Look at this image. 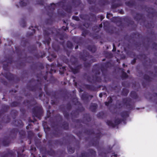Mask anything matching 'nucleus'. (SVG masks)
<instances>
[{
	"instance_id": "obj_1",
	"label": "nucleus",
	"mask_w": 157,
	"mask_h": 157,
	"mask_svg": "<svg viewBox=\"0 0 157 157\" xmlns=\"http://www.w3.org/2000/svg\"><path fill=\"white\" fill-rule=\"evenodd\" d=\"M46 75H43L42 74V72H40L39 74H37L36 77L37 78V82L34 85H32L31 84H28L27 86V89L30 91L35 92L36 90L40 92L39 96L40 99L41 100V98L42 97L43 92L42 91V82L43 80H44L45 82H49V83H54L56 79L52 76H51L50 77L49 81L47 80V75L48 73V71L46 72Z\"/></svg>"
},
{
	"instance_id": "obj_2",
	"label": "nucleus",
	"mask_w": 157,
	"mask_h": 157,
	"mask_svg": "<svg viewBox=\"0 0 157 157\" xmlns=\"http://www.w3.org/2000/svg\"><path fill=\"white\" fill-rule=\"evenodd\" d=\"M111 65V63L110 62L95 64L92 69V71L95 74L92 75V78L91 79L90 77H87L88 82L90 83L101 82V78L98 76V75L100 74V71H101L103 75L105 76L107 74V69Z\"/></svg>"
},
{
	"instance_id": "obj_3",
	"label": "nucleus",
	"mask_w": 157,
	"mask_h": 157,
	"mask_svg": "<svg viewBox=\"0 0 157 157\" xmlns=\"http://www.w3.org/2000/svg\"><path fill=\"white\" fill-rule=\"evenodd\" d=\"M56 31V35L59 38V39L63 40L65 38L66 34L64 32H61V29H56L54 28H47L43 29V35L44 40L43 41V43L45 44H47L49 46L50 44L51 39L50 35L54 33L53 31Z\"/></svg>"
},
{
	"instance_id": "obj_4",
	"label": "nucleus",
	"mask_w": 157,
	"mask_h": 157,
	"mask_svg": "<svg viewBox=\"0 0 157 157\" xmlns=\"http://www.w3.org/2000/svg\"><path fill=\"white\" fill-rule=\"evenodd\" d=\"M101 132L96 133L95 136L90 141V143L92 146L96 147L98 151L99 155L102 157H107V154L111 152V149L108 150H105L104 148L100 147L99 145V141L101 136Z\"/></svg>"
},
{
	"instance_id": "obj_5",
	"label": "nucleus",
	"mask_w": 157,
	"mask_h": 157,
	"mask_svg": "<svg viewBox=\"0 0 157 157\" xmlns=\"http://www.w3.org/2000/svg\"><path fill=\"white\" fill-rule=\"evenodd\" d=\"M6 60L7 63L6 64H3V68L7 72L4 73V76L9 81H15L16 80V82H18L20 81L19 78L16 75L12 74L8 71L9 70L8 67L9 64H11L13 63L12 58L11 57H9L7 58Z\"/></svg>"
},
{
	"instance_id": "obj_6",
	"label": "nucleus",
	"mask_w": 157,
	"mask_h": 157,
	"mask_svg": "<svg viewBox=\"0 0 157 157\" xmlns=\"http://www.w3.org/2000/svg\"><path fill=\"white\" fill-rule=\"evenodd\" d=\"M32 110L33 117H36L39 120H40L43 113L42 107L35 106L33 108Z\"/></svg>"
},
{
	"instance_id": "obj_7",
	"label": "nucleus",
	"mask_w": 157,
	"mask_h": 157,
	"mask_svg": "<svg viewBox=\"0 0 157 157\" xmlns=\"http://www.w3.org/2000/svg\"><path fill=\"white\" fill-rule=\"evenodd\" d=\"M114 123H113L111 121L107 120L106 123L109 126H111L113 128H115L116 126L118 125L121 123L122 122H123L125 123V120L124 119H120L119 118H117L114 120Z\"/></svg>"
},
{
	"instance_id": "obj_8",
	"label": "nucleus",
	"mask_w": 157,
	"mask_h": 157,
	"mask_svg": "<svg viewBox=\"0 0 157 157\" xmlns=\"http://www.w3.org/2000/svg\"><path fill=\"white\" fill-rule=\"evenodd\" d=\"M85 110V108L83 106L78 107L75 110H72L71 113V119L73 120V119L77 118L79 114V112H82Z\"/></svg>"
},
{
	"instance_id": "obj_9",
	"label": "nucleus",
	"mask_w": 157,
	"mask_h": 157,
	"mask_svg": "<svg viewBox=\"0 0 157 157\" xmlns=\"http://www.w3.org/2000/svg\"><path fill=\"white\" fill-rule=\"evenodd\" d=\"M44 89L47 95L51 96L52 99H56L58 98L56 95L57 92L53 90H49L48 89L47 84L44 85Z\"/></svg>"
},
{
	"instance_id": "obj_10",
	"label": "nucleus",
	"mask_w": 157,
	"mask_h": 157,
	"mask_svg": "<svg viewBox=\"0 0 157 157\" xmlns=\"http://www.w3.org/2000/svg\"><path fill=\"white\" fill-rule=\"evenodd\" d=\"M88 153L82 152L80 157H89L90 156L94 157L96 155V152L93 149H89L87 150Z\"/></svg>"
},
{
	"instance_id": "obj_11",
	"label": "nucleus",
	"mask_w": 157,
	"mask_h": 157,
	"mask_svg": "<svg viewBox=\"0 0 157 157\" xmlns=\"http://www.w3.org/2000/svg\"><path fill=\"white\" fill-rule=\"evenodd\" d=\"M91 120L90 115L89 113H85L83 115V120H82L81 119H76V122L77 123L82 122L86 124H88L87 123L91 121Z\"/></svg>"
},
{
	"instance_id": "obj_12",
	"label": "nucleus",
	"mask_w": 157,
	"mask_h": 157,
	"mask_svg": "<svg viewBox=\"0 0 157 157\" xmlns=\"http://www.w3.org/2000/svg\"><path fill=\"white\" fill-rule=\"evenodd\" d=\"M80 1V0H78ZM67 0H63L60 2V5L62 6V8L67 13H71V11L72 7L71 5L68 4L65 5Z\"/></svg>"
},
{
	"instance_id": "obj_13",
	"label": "nucleus",
	"mask_w": 157,
	"mask_h": 157,
	"mask_svg": "<svg viewBox=\"0 0 157 157\" xmlns=\"http://www.w3.org/2000/svg\"><path fill=\"white\" fill-rule=\"evenodd\" d=\"M131 101L132 99L130 98H126L122 99L123 103L126 105L128 109L131 110L133 108V105L130 104Z\"/></svg>"
},
{
	"instance_id": "obj_14",
	"label": "nucleus",
	"mask_w": 157,
	"mask_h": 157,
	"mask_svg": "<svg viewBox=\"0 0 157 157\" xmlns=\"http://www.w3.org/2000/svg\"><path fill=\"white\" fill-rule=\"evenodd\" d=\"M56 5L54 3H52L50 5H47L46 6H44V8L47 10H48L50 11V12H48L47 14L48 16L50 17H52L53 15V11L56 8Z\"/></svg>"
},
{
	"instance_id": "obj_15",
	"label": "nucleus",
	"mask_w": 157,
	"mask_h": 157,
	"mask_svg": "<svg viewBox=\"0 0 157 157\" xmlns=\"http://www.w3.org/2000/svg\"><path fill=\"white\" fill-rule=\"evenodd\" d=\"M93 97V95H90L88 93L84 92L82 95L81 98L84 101L88 102Z\"/></svg>"
},
{
	"instance_id": "obj_16",
	"label": "nucleus",
	"mask_w": 157,
	"mask_h": 157,
	"mask_svg": "<svg viewBox=\"0 0 157 157\" xmlns=\"http://www.w3.org/2000/svg\"><path fill=\"white\" fill-rule=\"evenodd\" d=\"M111 1L112 9H115L122 5L121 0H111Z\"/></svg>"
},
{
	"instance_id": "obj_17",
	"label": "nucleus",
	"mask_w": 157,
	"mask_h": 157,
	"mask_svg": "<svg viewBox=\"0 0 157 157\" xmlns=\"http://www.w3.org/2000/svg\"><path fill=\"white\" fill-rule=\"evenodd\" d=\"M144 78L145 80V81L142 82V84L144 88H145L150 82L152 78L148 75H144Z\"/></svg>"
},
{
	"instance_id": "obj_18",
	"label": "nucleus",
	"mask_w": 157,
	"mask_h": 157,
	"mask_svg": "<svg viewBox=\"0 0 157 157\" xmlns=\"http://www.w3.org/2000/svg\"><path fill=\"white\" fill-rule=\"evenodd\" d=\"M147 12L148 13V17L151 16L152 17H153L157 16V11L152 8H147Z\"/></svg>"
},
{
	"instance_id": "obj_19",
	"label": "nucleus",
	"mask_w": 157,
	"mask_h": 157,
	"mask_svg": "<svg viewBox=\"0 0 157 157\" xmlns=\"http://www.w3.org/2000/svg\"><path fill=\"white\" fill-rule=\"evenodd\" d=\"M23 104L25 105H26L29 107L33 106L36 104V101L34 99L29 101L28 100H26L24 101L23 102Z\"/></svg>"
},
{
	"instance_id": "obj_20",
	"label": "nucleus",
	"mask_w": 157,
	"mask_h": 157,
	"mask_svg": "<svg viewBox=\"0 0 157 157\" xmlns=\"http://www.w3.org/2000/svg\"><path fill=\"white\" fill-rule=\"evenodd\" d=\"M82 67V65L81 64L78 65L74 68H73L70 66H69V67L71 72L74 74L79 73Z\"/></svg>"
},
{
	"instance_id": "obj_21",
	"label": "nucleus",
	"mask_w": 157,
	"mask_h": 157,
	"mask_svg": "<svg viewBox=\"0 0 157 157\" xmlns=\"http://www.w3.org/2000/svg\"><path fill=\"white\" fill-rule=\"evenodd\" d=\"M111 21L117 24L119 26L121 25L122 24V20L121 18L119 17H113L111 19Z\"/></svg>"
},
{
	"instance_id": "obj_22",
	"label": "nucleus",
	"mask_w": 157,
	"mask_h": 157,
	"mask_svg": "<svg viewBox=\"0 0 157 157\" xmlns=\"http://www.w3.org/2000/svg\"><path fill=\"white\" fill-rule=\"evenodd\" d=\"M25 151V146H22L19 147L17 151V157H26V155L23 154Z\"/></svg>"
},
{
	"instance_id": "obj_23",
	"label": "nucleus",
	"mask_w": 157,
	"mask_h": 157,
	"mask_svg": "<svg viewBox=\"0 0 157 157\" xmlns=\"http://www.w3.org/2000/svg\"><path fill=\"white\" fill-rule=\"evenodd\" d=\"M84 86L87 89L92 91H96L101 87L100 86L97 87L94 85L87 84H85Z\"/></svg>"
},
{
	"instance_id": "obj_24",
	"label": "nucleus",
	"mask_w": 157,
	"mask_h": 157,
	"mask_svg": "<svg viewBox=\"0 0 157 157\" xmlns=\"http://www.w3.org/2000/svg\"><path fill=\"white\" fill-rule=\"evenodd\" d=\"M86 55H85L84 54H80L79 56L80 58L84 61H86L87 60V58H93V56L90 55L89 53L86 52Z\"/></svg>"
},
{
	"instance_id": "obj_25",
	"label": "nucleus",
	"mask_w": 157,
	"mask_h": 157,
	"mask_svg": "<svg viewBox=\"0 0 157 157\" xmlns=\"http://www.w3.org/2000/svg\"><path fill=\"white\" fill-rule=\"evenodd\" d=\"M60 108L62 110L65 118L67 120H68L69 119V112L66 111L63 105H60Z\"/></svg>"
},
{
	"instance_id": "obj_26",
	"label": "nucleus",
	"mask_w": 157,
	"mask_h": 157,
	"mask_svg": "<svg viewBox=\"0 0 157 157\" xmlns=\"http://www.w3.org/2000/svg\"><path fill=\"white\" fill-rule=\"evenodd\" d=\"M63 132L62 130L59 129L58 128H56L55 129L53 132L52 134V135L55 137H59L62 134Z\"/></svg>"
},
{
	"instance_id": "obj_27",
	"label": "nucleus",
	"mask_w": 157,
	"mask_h": 157,
	"mask_svg": "<svg viewBox=\"0 0 157 157\" xmlns=\"http://www.w3.org/2000/svg\"><path fill=\"white\" fill-rule=\"evenodd\" d=\"M7 153L2 156L1 157H9L10 156L14 157L15 154L14 151L9 149L7 150Z\"/></svg>"
},
{
	"instance_id": "obj_28",
	"label": "nucleus",
	"mask_w": 157,
	"mask_h": 157,
	"mask_svg": "<svg viewBox=\"0 0 157 157\" xmlns=\"http://www.w3.org/2000/svg\"><path fill=\"white\" fill-rule=\"evenodd\" d=\"M12 123L14 126L19 127H22L24 125L23 123L21 120L13 121Z\"/></svg>"
},
{
	"instance_id": "obj_29",
	"label": "nucleus",
	"mask_w": 157,
	"mask_h": 157,
	"mask_svg": "<svg viewBox=\"0 0 157 157\" xmlns=\"http://www.w3.org/2000/svg\"><path fill=\"white\" fill-rule=\"evenodd\" d=\"M134 18V19L137 21H139L140 20H142L144 21V23L145 22V21L144 20V17L142 14L137 13Z\"/></svg>"
},
{
	"instance_id": "obj_30",
	"label": "nucleus",
	"mask_w": 157,
	"mask_h": 157,
	"mask_svg": "<svg viewBox=\"0 0 157 157\" xmlns=\"http://www.w3.org/2000/svg\"><path fill=\"white\" fill-rule=\"evenodd\" d=\"M56 65V63H53L51 64L50 66L49 65H47L46 66L47 69H48V67L50 68L51 67V69L49 72L51 75L53 73H55L56 72V70L55 69Z\"/></svg>"
},
{
	"instance_id": "obj_31",
	"label": "nucleus",
	"mask_w": 157,
	"mask_h": 157,
	"mask_svg": "<svg viewBox=\"0 0 157 157\" xmlns=\"http://www.w3.org/2000/svg\"><path fill=\"white\" fill-rule=\"evenodd\" d=\"M45 56V53L44 51H40V53L37 52L34 54V56L37 59H39L40 58H42Z\"/></svg>"
},
{
	"instance_id": "obj_32",
	"label": "nucleus",
	"mask_w": 157,
	"mask_h": 157,
	"mask_svg": "<svg viewBox=\"0 0 157 157\" xmlns=\"http://www.w3.org/2000/svg\"><path fill=\"white\" fill-rule=\"evenodd\" d=\"M120 114L121 117L123 118L122 119H124L125 120V122L126 119L128 118L129 116L128 112L127 111H124L121 112Z\"/></svg>"
},
{
	"instance_id": "obj_33",
	"label": "nucleus",
	"mask_w": 157,
	"mask_h": 157,
	"mask_svg": "<svg viewBox=\"0 0 157 157\" xmlns=\"http://www.w3.org/2000/svg\"><path fill=\"white\" fill-rule=\"evenodd\" d=\"M30 0H20L19 1V4L20 6L22 7H24L26 6L29 4Z\"/></svg>"
},
{
	"instance_id": "obj_34",
	"label": "nucleus",
	"mask_w": 157,
	"mask_h": 157,
	"mask_svg": "<svg viewBox=\"0 0 157 157\" xmlns=\"http://www.w3.org/2000/svg\"><path fill=\"white\" fill-rule=\"evenodd\" d=\"M123 21L127 22L128 25H133L134 22L131 20V19L128 17H125L123 18Z\"/></svg>"
},
{
	"instance_id": "obj_35",
	"label": "nucleus",
	"mask_w": 157,
	"mask_h": 157,
	"mask_svg": "<svg viewBox=\"0 0 157 157\" xmlns=\"http://www.w3.org/2000/svg\"><path fill=\"white\" fill-rule=\"evenodd\" d=\"M98 105L96 103H92L90 106V109L91 111L95 112L98 107Z\"/></svg>"
},
{
	"instance_id": "obj_36",
	"label": "nucleus",
	"mask_w": 157,
	"mask_h": 157,
	"mask_svg": "<svg viewBox=\"0 0 157 157\" xmlns=\"http://www.w3.org/2000/svg\"><path fill=\"white\" fill-rule=\"evenodd\" d=\"M57 57V55L56 53H53L50 54L49 56L47 57L48 59L50 61L52 62L53 60L54 59Z\"/></svg>"
},
{
	"instance_id": "obj_37",
	"label": "nucleus",
	"mask_w": 157,
	"mask_h": 157,
	"mask_svg": "<svg viewBox=\"0 0 157 157\" xmlns=\"http://www.w3.org/2000/svg\"><path fill=\"white\" fill-rule=\"evenodd\" d=\"M87 48L89 51L93 53L95 52L97 50L96 47L94 45H89L88 46Z\"/></svg>"
},
{
	"instance_id": "obj_38",
	"label": "nucleus",
	"mask_w": 157,
	"mask_h": 157,
	"mask_svg": "<svg viewBox=\"0 0 157 157\" xmlns=\"http://www.w3.org/2000/svg\"><path fill=\"white\" fill-rule=\"evenodd\" d=\"M29 50L31 53H33L35 51H36L37 48L35 45H31L29 47Z\"/></svg>"
},
{
	"instance_id": "obj_39",
	"label": "nucleus",
	"mask_w": 157,
	"mask_h": 157,
	"mask_svg": "<svg viewBox=\"0 0 157 157\" xmlns=\"http://www.w3.org/2000/svg\"><path fill=\"white\" fill-rule=\"evenodd\" d=\"M72 102L75 105H79L78 107H81L82 106L81 103L78 101V98L76 97L74 98L72 101Z\"/></svg>"
},
{
	"instance_id": "obj_40",
	"label": "nucleus",
	"mask_w": 157,
	"mask_h": 157,
	"mask_svg": "<svg viewBox=\"0 0 157 157\" xmlns=\"http://www.w3.org/2000/svg\"><path fill=\"white\" fill-rule=\"evenodd\" d=\"M52 48L56 52L59 51L60 49L59 44L55 43H53L52 44Z\"/></svg>"
},
{
	"instance_id": "obj_41",
	"label": "nucleus",
	"mask_w": 157,
	"mask_h": 157,
	"mask_svg": "<svg viewBox=\"0 0 157 157\" xmlns=\"http://www.w3.org/2000/svg\"><path fill=\"white\" fill-rule=\"evenodd\" d=\"M99 3L100 6H104L109 4V2L108 0H100Z\"/></svg>"
},
{
	"instance_id": "obj_42",
	"label": "nucleus",
	"mask_w": 157,
	"mask_h": 157,
	"mask_svg": "<svg viewBox=\"0 0 157 157\" xmlns=\"http://www.w3.org/2000/svg\"><path fill=\"white\" fill-rule=\"evenodd\" d=\"M15 129H17L18 130V132H19V135H20V137L22 138L23 139L25 138V135H26V132L25 130H21L19 131L18 129L15 128Z\"/></svg>"
},
{
	"instance_id": "obj_43",
	"label": "nucleus",
	"mask_w": 157,
	"mask_h": 157,
	"mask_svg": "<svg viewBox=\"0 0 157 157\" xmlns=\"http://www.w3.org/2000/svg\"><path fill=\"white\" fill-rule=\"evenodd\" d=\"M62 127L65 130H68L69 128V124L66 121L63 122L62 124Z\"/></svg>"
},
{
	"instance_id": "obj_44",
	"label": "nucleus",
	"mask_w": 157,
	"mask_h": 157,
	"mask_svg": "<svg viewBox=\"0 0 157 157\" xmlns=\"http://www.w3.org/2000/svg\"><path fill=\"white\" fill-rule=\"evenodd\" d=\"M84 133L87 135H90L94 134V133L93 129H85L84 131Z\"/></svg>"
},
{
	"instance_id": "obj_45",
	"label": "nucleus",
	"mask_w": 157,
	"mask_h": 157,
	"mask_svg": "<svg viewBox=\"0 0 157 157\" xmlns=\"http://www.w3.org/2000/svg\"><path fill=\"white\" fill-rule=\"evenodd\" d=\"M125 4L127 6L129 7H132L135 6L136 3L135 2L128 1L125 2Z\"/></svg>"
},
{
	"instance_id": "obj_46",
	"label": "nucleus",
	"mask_w": 157,
	"mask_h": 157,
	"mask_svg": "<svg viewBox=\"0 0 157 157\" xmlns=\"http://www.w3.org/2000/svg\"><path fill=\"white\" fill-rule=\"evenodd\" d=\"M129 92V91L126 88H124L122 89V91L121 92V94L123 96H126L128 95Z\"/></svg>"
},
{
	"instance_id": "obj_47",
	"label": "nucleus",
	"mask_w": 157,
	"mask_h": 157,
	"mask_svg": "<svg viewBox=\"0 0 157 157\" xmlns=\"http://www.w3.org/2000/svg\"><path fill=\"white\" fill-rule=\"evenodd\" d=\"M130 96L132 98L134 99H136L138 97L137 93L134 91H132L131 92Z\"/></svg>"
},
{
	"instance_id": "obj_48",
	"label": "nucleus",
	"mask_w": 157,
	"mask_h": 157,
	"mask_svg": "<svg viewBox=\"0 0 157 157\" xmlns=\"http://www.w3.org/2000/svg\"><path fill=\"white\" fill-rule=\"evenodd\" d=\"M116 30L115 28H113L112 29L108 28L106 30V32L110 34L115 33V30Z\"/></svg>"
},
{
	"instance_id": "obj_49",
	"label": "nucleus",
	"mask_w": 157,
	"mask_h": 157,
	"mask_svg": "<svg viewBox=\"0 0 157 157\" xmlns=\"http://www.w3.org/2000/svg\"><path fill=\"white\" fill-rule=\"evenodd\" d=\"M90 19H91V21H96L97 20L96 15L93 13H90Z\"/></svg>"
},
{
	"instance_id": "obj_50",
	"label": "nucleus",
	"mask_w": 157,
	"mask_h": 157,
	"mask_svg": "<svg viewBox=\"0 0 157 157\" xmlns=\"http://www.w3.org/2000/svg\"><path fill=\"white\" fill-rule=\"evenodd\" d=\"M80 28L82 30L81 35L84 37H85L86 35L88 34L89 31L86 29L82 28L81 26L80 27Z\"/></svg>"
},
{
	"instance_id": "obj_51",
	"label": "nucleus",
	"mask_w": 157,
	"mask_h": 157,
	"mask_svg": "<svg viewBox=\"0 0 157 157\" xmlns=\"http://www.w3.org/2000/svg\"><path fill=\"white\" fill-rule=\"evenodd\" d=\"M20 103L17 101H14L10 103V105L11 107H16L19 105Z\"/></svg>"
},
{
	"instance_id": "obj_52",
	"label": "nucleus",
	"mask_w": 157,
	"mask_h": 157,
	"mask_svg": "<svg viewBox=\"0 0 157 157\" xmlns=\"http://www.w3.org/2000/svg\"><path fill=\"white\" fill-rule=\"evenodd\" d=\"M92 62L93 60H90V62H84L83 63L84 67L86 68L90 67L91 66V63H92Z\"/></svg>"
},
{
	"instance_id": "obj_53",
	"label": "nucleus",
	"mask_w": 157,
	"mask_h": 157,
	"mask_svg": "<svg viewBox=\"0 0 157 157\" xmlns=\"http://www.w3.org/2000/svg\"><path fill=\"white\" fill-rule=\"evenodd\" d=\"M2 109L3 110L4 112H7L9 109V107L8 105H3L2 106Z\"/></svg>"
},
{
	"instance_id": "obj_54",
	"label": "nucleus",
	"mask_w": 157,
	"mask_h": 157,
	"mask_svg": "<svg viewBox=\"0 0 157 157\" xmlns=\"http://www.w3.org/2000/svg\"><path fill=\"white\" fill-rule=\"evenodd\" d=\"M18 113V112L15 110H12L11 112V114L13 117V119H15V118L16 116L17 115Z\"/></svg>"
},
{
	"instance_id": "obj_55",
	"label": "nucleus",
	"mask_w": 157,
	"mask_h": 157,
	"mask_svg": "<svg viewBox=\"0 0 157 157\" xmlns=\"http://www.w3.org/2000/svg\"><path fill=\"white\" fill-rule=\"evenodd\" d=\"M68 152L70 154H71L73 153L75 151V148L72 147H67Z\"/></svg>"
},
{
	"instance_id": "obj_56",
	"label": "nucleus",
	"mask_w": 157,
	"mask_h": 157,
	"mask_svg": "<svg viewBox=\"0 0 157 157\" xmlns=\"http://www.w3.org/2000/svg\"><path fill=\"white\" fill-rule=\"evenodd\" d=\"M16 52L17 53L18 55L19 56H21L22 54V52L21 51L19 47H15Z\"/></svg>"
},
{
	"instance_id": "obj_57",
	"label": "nucleus",
	"mask_w": 157,
	"mask_h": 157,
	"mask_svg": "<svg viewBox=\"0 0 157 157\" xmlns=\"http://www.w3.org/2000/svg\"><path fill=\"white\" fill-rule=\"evenodd\" d=\"M66 45L67 48H68L71 49L73 47V44L70 41H68L66 43Z\"/></svg>"
},
{
	"instance_id": "obj_58",
	"label": "nucleus",
	"mask_w": 157,
	"mask_h": 157,
	"mask_svg": "<svg viewBox=\"0 0 157 157\" xmlns=\"http://www.w3.org/2000/svg\"><path fill=\"white\" fill-rule=\"evenodd\" d=\"M104 115V113L103 112H100L97 114V117L98 118L102 119L103 118Z\"/></svg>"
},
{
	"instance_id": "obj_59",
	"label": "nucleus",
	"mask_w": 157,
	"mask_h": 157,
	"mask_svg": "<svg viewBox=\"0 0 157 157\" xmlns=\"http://www.w3.org/2000/svg\"><path fill=\"white\" fill-rule=\"evenodd\" d=\"M37 4L40 5H44L45 4V1L44 0H36Z\"/></svg>"
},
{
	"instance_id": "obj_60",
	"label": "nucleus",
	"mask_w": 157,
	"mask_h": 157,
	"mask_svg": "<svg viewBox=\"0 0 157 157\" xmlns=\"http://www.w3.org/2000/svg\"><path fill=\"white\" fill-rule=\"evenodd\" d=\"M32 31L31 32H28L27 33V36H32L33 34L35 33L36 32L35 30L33 29H32Z\"/></svg>"
},
{
	"instance_id": "obj_61",
	"label": "nucleus",
	"mask_w": 157,
	"mask_h": 157,
	"mask_svg": "<svg viewBox=\"0 0 157 157\" xmlns=\"http://www.w3.org/2000/svg\"><path fill=\"white\" fill-rule=\"evenodd\" d=\"M128 77V75L127 73L124 71H123L121 75V78L123 79H124L127 78Z\"/></svg>"
},
{
	"instance_id": "obj_62",
	"label": "nucleus",
	"mask_w": 157,
	"mask_h": 157,
	"mask_svg": "<svg viewBox=\"0 0 157 157\" xmlns=\"http://www.w3.org/2000/svg\"><path fill=\"white\" fill-rule=\"evenodd\" d=\"M48 154L51 156H54L55 155V151L52 150H50L49 151H48Z\"/></svg>"
},
{
	"instance_id": "obj_63",
	"label": "nucleus",
	"mask_w": 157,
	"mask_h": 157,
	"mask_svg": "<svg viewBox=\"0 0 157 157\" xmlns=\"http://www.w3.org/2000/svg\"><path fill=\"white\" fill-rule=\"evenodd\" d=\"M66 70V67L63 66L62 67V68H60V69L59 70V73L61 75H63L64 73V71Z\"/></svg>"
},
{
	"instance_id": "obj_64",
	"label": "nucleus",
	"mask_w": 157,
	"mask_h": 157,
	"mask_svg": "<svg viewBox=\"0 0 157 157\" xmlns=\"http://www.w3.org/2000/svg\"><path fill=\"white\" fill-rule=\"evenodd\" d=\"M37 67L40 69H43L44 68V67L42 63H36Z\"/></svg>"
}]
</instances>
